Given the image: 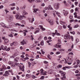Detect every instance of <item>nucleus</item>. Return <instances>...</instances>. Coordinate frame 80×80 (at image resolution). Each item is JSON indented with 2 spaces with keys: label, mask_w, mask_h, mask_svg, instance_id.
Wrapping results in <instances>:
<instances>
[{
  "label": "nucleus",
  "mask_w": 80,
  "mask_h": 80,
  "mask_svg": "<svg viewBox=\"0 0 80 80\" xmlns=\"http://www.w3.org/2000/svg\"><path fill=\"white\" fill-rule=\"evenodd\" d=\"M8 63L9 64V65H12L14 63L13 62H8Z\"/></svg>",
  "instance_id": "obj_27"
},
{
  "label": "nucleus",
  "mask_w": 80,
  "mask_h": 80,
  "mask_svg": "<svg viewBox=\"0 0 80 80\" xmlns=\"http://www.w3.org/2000/svg\"><path fill=\"white\" fill-rule=\"evenodd\" d=\"M5 73H6V74H7L8 75H9V72L8 71H6L5 72Z\"/></svg>",
  "instance_id": "obj_39"
},
{
  "label": "nucleus",
  "mask_w": 80,
  "mask_h": 80,
  "mask_svg": "<svg viewBox=\"0 0 80 80\" xmlns=\"http://www.w3.org/2000/svg\"><path fill=\"white\" fill-rule=\"evenodd\" d=\"M22 13L23 15H27L28 14V13L25 10H23L22 12Z\"/></svg>",
  "instance_id": "obj_11"
},
{
  "label": "nucleus",
  "mask_w": 80,
  "mask_h": 80,
  "mask_svg": "<svg viewBox=\"0 0 80 80\" xmlns=\"http://www.w3.org/2000/svg\"><path fill=\"white\" fill-rule=\"evenodd\" d=\"M66 74V72H63L61 74V76H62V77H61V79L62 80H65L66 79V76L65 75Z\"/></svg>",
  "instance_id": "obj_2"
},
{
  "label": "nucleus",
  "mask_w": 80,
  "mask_h": 80,
  "mask_svg": "<svg viewBox=\"0 0 80 80\" xmlns=\"http://www.w3.org/2000/svg\"><path fill=\"white\" fill-rule=\"evenodd\" d=\"M29 3H33L35 2V0H27Z\"/></svg>",
  "instance_id": "obj_18"
},
{
  "label": "nucleus",
  "mask_w": 80,
  "mask_h": 80,
  "mask_svg": "<svg viewBox=\"0 0 80 80\" xmlns=\"http://www.w3.org/2000/svg\"><path fill=\"white\" fill-rule=\"evenodd\" d=\"M19 59V58L16 57L15 58H14V61L15 62H18Z\"/></svg>",
  "instance_id": "obj_16"
},
{
  "label": "nucleus",
  "mask_w": 80,
  "mask_h": 80,
  "mask_svg": "<svg viewBox=\"0 0 80 80\" xmlns=\"http://www.w3.org/2000/svg\"><path fill=\"white\" fill-rule=\"evenodd\" d=\"M17 56V53H15L13 54L12 56L11 57V58H15Z\"/></svg>",
  "instance_id": "obj_23"
},
{
  "label": "nucleus",
  "mask_w": 80,
  "mask_h": 80,
  "mask_svg": "<svg viewBox=\"0 0 80 80\" xmlns=\"http://www.w3.org/2000/svg\"><path fill=\"white\" fill-rule=\"evenodd\" d=\"M2 67L4 69H6V67H5V65H3L2 66Z\"/></svg>",
  "instance_id": "obj_52"
},
{
  "label": "nucleus",
  "mask_w": 80,
  "mask_h": 80,
  "mask_svg": "<svg viewBox=\"0 0 80 80\" xmlns=\"http://www.w3.org/2000/svg\"><path fill=\"white\" fill-rule=\"evenodd\" d=\"M78 27H79V26H78V25H75L73 27V28H78Z\"/></svg>",
  "instance_id": "obj_32"
},
{
  "label": "nucleus",
  "mask_w": 80,
  "mask_h": 80,
  "mask_svg": "<svg viewBox=\"0 0 80 80\" xmlns=\"http://www.w3.org/2000/svg\"><path fill=\"white\" fill-rule=\"evenodd\" d=\"M0 25H2V27L4 28H5V26H6V24L2 22H1L0 23Z\"/></svg>",
  "instance_id": "obj_15"
},
{
  "label": "nucleus",
  "mask_w": 80,
  "mask_h": 80,
  "mask_svg": "<svg viewBox=\"0 0 80 80\" xmlns=\"http://www.w3.org/2000/svg\"><path fill=\"white\" fill-rule=\"evenodd\" d=\"M48 58L50 60L52 59V56L50 54H48Z\"/></svg>",
  "instance_id": "obj_26"
},
{
  "label": "nucleus",
  "mask_w": 80,
  "mask_h": 80,
  "mask_svg": "<svg viewBox=\"0 0 80 80\" xmlns=\"http://www.w3.org/2000/svg\"><path fill=\"white\" fill-rule=\"evenodd\" d=\"M71 38V37L69 35H65L64 36V38L66 40H70Z\"/></svg>",
  "instance_id": "obj_9"
},
{
  "label": "nucleus",
  "mask_w": 80,
  "mask_h": 80,
  "mask_svg": "<svg viewBox=\"0 0 80 80\" xmlns=\"http://www.w3.org/2000/svg\"><path fill=\"white\" fill-rule=\"evenodd\" d=\"M42 0H36V3H39L40 2H41Z\"/></svg>",
  "instance_id": "obj_29"
},
{
  "label": "nucleus",
  "mask_w": 80,
  "mask_h": 80,
  "mask_svg": "<svg viewBox=\"0 0 80 80\" xmlns=\"http://www.w3.org/2000/svg\"><path fill=\"white\" fill-rule=\"evenodd\" d=\"M8 37H13V35L12 34H10L8 35Z\"/></svg>",
  "instance_id": "obj_36"
},
{
  "label": "nucleus",
  "mask_w": 80,
  "mask_h": 80,
  "mask_svg": "<svg viewBox=\"0 0 80 80\" xmlns=\"http://www.w3.org/2000/svg\"><path fill=\"white\" fill-rule=\"evenodd\" d=\"M56 13L57 15H59L58 14H60V13L58 12H56Z\"/></svg>",
  "instance_id": "obj_62"
},
{
  "label": "nucleus",
  "mask_w": 80,
  "mask_h": 80,
  "mask_svg": "<svg viewBox=\"0 0 80 80\" xmlns=\"http://www.w3.org/2000/svg\"><path fill=\"white\" fill-rule=\"evenodd\" d=\"M58 28L59 30H61L62 28V27L61 26H58Z\"/></svg>",
  "instance_id": "obj_35"
},
{
  "label": "nucleus",
  "mask_w": 80,
  "mask_h": 80,
  "mask_svg": "<svg viewBox=\"0 0 80 80\" xmlns=\"http://www.w3.org/2000/svg\"><path fill=\"white\" fill-rule=\"evenodd\" d=\"M61 24V25H65V24L66 23L65 22H63L62 21H60L59 22Z\"/></svg>",
  "instance_id": "obj_17"
},
{
  "label": "nucleus",
  "mask_w": 80,
  "mask_h": 80,
  "mask_svg": "<svg viewBox=\"0 0 80 80\" xmlns=\"http://www.w3.org/2000/svg\"><path fill=\"white\" fill-rule=\"evenodd\" d=\"M15 17L16 20H22L23 18H26V17L24 15H21L19 13H17L15 16Z\"/></svg>",
  "instance_id": "obj_1"
},
{
  "label": "nucleus",
  "mask_w": 80,
  "mask_h": 80,
  "mask_svg": "<svg viewBox=\"0 0 80 80\" xmlns=\"http://www.w3.org/2000/svg\"><path fill=\"white\" fill-rule=\"evenodd\" d=\"M34 20H35L34 18H32V19H29V22L30 23H33Z\"/></svg>",
  "instance_id": "obj_14"
},
{
  "label": "nucleus",
  "mask_w": 80,
  "mask_h": 80,
  "mask_svg": "<svg viewBox=\"0 0 80 80\" xmlns=\"http://www.w3.org/2000/svg\"><path fill=\"white\" fill-rule=\"evenodd\" d=\"M21 65H21L20 66V68H19L20 69V70H22V72H24V68H25V67H24V65H23V64H22L21 63Z\"/></svg>",
  "instance_id": "obj_7"
},
{
  "label": "nucleus",
  "mask_w": 80,
  "mask_h": 80,
  "mask_svg": "<svg viewBox=\"0 0 80 80\" xmlns=\"http://www.w3.org/2000/svg\"><path fill=\"white\" fill-rule=\"evenodd\" d=\"M71 40L73 42V36H71Z\"/></svg>",
  "instance_id": "obj_63"
},
{
  "label": "nucleus",
  "mask_w": 80,
  "mask_h": 80,
  "mask_svg": "<svg viewBox=\"0 0 80 80\" xmlns=\"http://www.w3.org/2000/svg\"><path fill=\"white\" fill-rule=\"evenodd\" d=\"M44 76H42L40 78V80H44Z\"/></svg>",
  "instance_id": "obj_43"
},
{
  "label": "nucleus",
  "mask_w": 80,
  "mask_h": 80,
  "mask_svg": "<svg viewBox=\"0 0 80 80\" xmlns=\"http://www.w3.org/2000/svg\"><path fill=\"white\" fill-rule=\"evenodd\" d=\"M40 72L41 73V75H46L47 72L46 71H43V70L42 69L40 71Z\"/></svg>",
  "instance_id": "obj_6"
},
{
  "label": "nucleus",
  "mask_w": 80,
  "mask_h": 80,
  "mask_svg": "<svg viewBox=\"0 0 80 80\" xmlns=\"http://www.w3.org/2000/svg\"><path fill=\"white\" fill-rule=\"evenodd\" d=\"M77 67H78V65H75L73 67L74 68H77Z\"/></svg>",
  "instance_id": "obj_50"
},
{
  "label": "nucleus",
  "mask_w": 80,
  "mask_h": 80,
  "mask_svg": "<svg viewBox=\"0 0 80 80\" xmlns=\"http://www.w3.org/2000/svg\"><path fill=\"white\" fill-rule=\"evenodd\" d=\"M8 42H9V40H8V39H5L4 41V43L5 44L7 43Z\"/></svg>",
  "instance_id": "obj_22"
},
{
  "label": "nucleus",
  "mask_w": 80,
  "mask_h": 80,
  "mask_svg": "<svg viewBox=\"0 0 80 80\" xmlns=\"http://www.w3.org/2000/svg\"><path fill=\"white\" fill-rule=\"evenodd\" d=\"M76 42H79V39L78 38H76Z\"/></svg>",
  "instance_id": "obj_47"
},
{
  "label": "nucleus",
  "mask_w": 80,
  "mask_h": 80,
  "mask_svg": "<svg viewBox=\"0 0 80 80\" xmlns=\"http://www.w3.org/2000/svg\"><path fill=\"white\" fill-rule=\"evenodd\" d=\"M32 78L35 79V75H32Z\"/></svg>",
  "instance_id": "obj_64"
},
{
  "label": "nucleus",
  "mask_w": 80,
  "mask_h": 80,
  "mask_svg": "<svg viewBox=\"0 0 80 80\" xmlns=\"http://www.w3.org/2000/svg\"><path fill=\"white\" fill-rule=\"evenodd\" d=\"M39 32V30H38L34 32V34H36L37 33H38Z\"/></svg>",
  "instance_id": "obj_49"
},
{
  "label": "nucleus",
  "mask_w": 80,
  "mask_h": 80,
  "mask_svg": "<svg viewBox=\"0 0 80 80\" xmlns=\"http://www.w3.org/2000/svg\"><path fill=\"white\" fill-rule=\"evenodd\" d=\"M46 20L51 25H53V24H54V21L50 18L47 19Z\"/></svg>",
  "instance_id": "obj_4"
},
{
  "label": "nucleus",
  "mask_w": 80,
  "mask_h": 80,
  "mask_svg": "<svg viewBox=\"0 0 80 80\" xmlns=\"http://www.w3.org/2000/svg\"><path fill=\"white\" fill-rule=\"evenodd\" d=\"M58 45H59V43H57V44H56L54 46V47L55 48H58Z\"/></svg>",
  "instance_id": "obj_24"
},
{
  "label": "nucleus",
  "mask_w": 80,
  "mask_h": 80,
  "mask_svg": "<svg viewBox=\"0 0 80 80\" xmlns=\"http://www.w3.org/2000/svg\"><path fill=\"white\" fill-rule=\"evenodd\" d=\"M4 8L3 6L2 5L0 6V9H2V8Z\"/></svg>",
  "instance_id": "obj_40"
},
{
  "label": "nucleus",
  "mask_w": 80,
  "mask_h": 80,
  "mask_svg": "<svg viewBox=\"0 0 80 80\" xmlns=\"http://www.w3.org/2000/svg\"><path fill=\"white\" fill-rule=\"evenodd\" d=\"M48 73L49 74H52V73H53V70H49L48 72Z\"/></svg>",
  "instance_id": "obj_12"
},
{
  "label": "nucleus",
  "mask_w": 80,
  "mask_h": 80,
  "mask_svg": "<svg viewBox=\"0 0 80 80\" xmlns=\"http://www.w3.org/2000/svg\"><path fill=\"white\" fill-rule=\"evenodd\" d=\"M58 68H62V65H61L60 64H59L58 66Z\"/></svg>",
  "instance_id": "obj_33"
},
{
  "label": "nucleus",
  "mask_w": 80,
  "mask_h": 80,
  "mask_svg": "<svg viewBox=\"0 0 80 80\" xmlns=\"http://www.w3.org/2000/svg\"><path fill=\"white\" fill-rule=\"evenodd\" d=\"M65 50L64 49H60L59 51L60 52H63L65 51Z\"/></svg>",
  "instance_id": "obj_34"
},
{
  "label": "nucleus",
  "mask_w": 80,
  "mask_h": 80,
  "mask_svg": "<svg viewBox=\"0 0 80 80\" xmlns=\"http://www.w3.org/2000/svg\"><path fill=\"white\" fill-rule=\"evenodd\" d=\"M13 17L12 16H10V20H13Z\"/></svg>",
  "instance_id": "obj_55"
},
{
  "label": "nucleus",
  "mask_w": 80,
  "mask_h": 80,
  "mask_svg": "<svg viewBox=\"0 0 80 80\" xmlns=\"http://www.w3.org/2000/svg\"><path fill=\"white\" fill-rule=\"evenodd\" d=\"M53 8L51 5H49L48 6V10H52Z\"/></svg>",
  "instance_id": "obj_25"
},
{
  "label": "nucleus",
  "mask_w": 80,
  "mask_h": 80,
  "mask_svg": "<svg viewBox=\"0 0 80 80\" xmlns=\"http://www.w3.org/2000/svg\"><path fill=\"white\" fill-rule=\"evenodd\" d=\"M65 63H67L68 62H72L73 61V58H70L68 57L66 59H65Z\"/></svg>",
  "instance_id": "obj_3"
},
{
  "label": "nucleus",
  "mask_w": 80,
  "mask_h": 80,
  "mask_svg": "<svg viewBox=\"0 0 80 80\" xmlns=\"http://www.w3.org/2000/svg\"><path fill=\"white\" fill-rule=\"evenodd\" d=\"M55 77H60V75L59 74L55 75Z\"/></svg>",
  "instance_id": "obj_56"
},
{
  "label": "nucleus",
  "mask_w": 80,
  "mask_h": 80,
  "mask_svg": "<svg viewBox=\"0 0 80 80\" xmlns=\"http://www.w3.org/2000/svg\"><path fill=\"white\" fill-rule=\"evenodd\" d=\"M56 55H59V54H60V52H56Z\"/></svg>",
  "instance_id": "obj_44"
},
{
  "label": "nucleus",
  "mask_w": 80,
  "mask_h": 80,
  "mask_svg": "<svg viewBox=\"0 0 80 80\" xmlns=\"http://www.w3.org/2000/svg\"><path fill=\"white\" fill-rule=\"evenodd\" d=\"M15 25L16 26H17L18 25V26L19 27V26H20V24H18V23H17L15 24Z\"/></svg>",
  "instance_id": "obj_48"
},
{
  "label": "nucleus",
  "mask_w": 80,
  "mask_h": 80,
  "mask_svg": "<svg viewBox=\"0 0 80 80\" xmlns=\"http://www.w3.org/2000/svg\"><path fill=\"white\" fill-rule=\"evenodd\" d=\"M45 3H42L41 4V7H44V6H45Z\"/></svg>",
  "instance_id": "obj_54"
},
{
  "label": "nucleus",
  "mask_w": 80,
  "mask_h": 80,
  "mask_svg": "<svg viewBox=\"0 0 80 80\" xmlns=\"http://www.w3.org/2000/svg\"><path fill=\"white\" fill-rule=\"evenodd\" d=\"M44 63H45V64H48V62H47L46 61H44Z\"/></svg>",
  "instance_id": "obj_59"
},
{
  "label": "nucleus",
  "mask_w": 80,
  "mask_h": 80,
  "mask_svg": "<svg viewBox=\"0 0 80 80\" xmlns=\"http://www.w3.org/2000/svg\"><path fill=\"white\" fill-rule=\"evenodd\" d=\"M63 13H64V15L65 16H67V15H68V11H64V10H63Z\"/></svg>",
  "instance_id": "obj_13"
},
{
  "label": "nucleus",
  "mask_w": 80,
  "mask_h": 80,
  "mask_svg": "<svg viewBox=\"0 0 80 80\" xmlns=\"http://www.w3.org/2000/svg\"><path fill=\"white\" fill-rule=\"evenodd\" d=\"M68 28H69V30L71 31V30H72V27H71L70 25H68Z\"/></svg>",
  "instance_id": "obj_20"
},
{
  "label": "nucleus",
  "mask_w": 80,
  "mask_h": 80,
  "mask_svg": "<svg viewBox=\"0 0 80 80\" xmlns=\"http://www.w3.org/2000/svg\"><path fill=\"white\" fill-rule=\"evenodd\" d=\"M22 42H23V43L24 44H25L27 43V41H25V40H23Z\"/></svg>",
  "instance_id": "obj_37"
},
{
  "label": "nucleus",
  "mask_w": 80,
  "mask_h": 80,
  "mask_svg": "<svg viewBox=\"0 0 80 80\" xmlns=\"http://www.w3.org/2000/svg\"><path fill=\"white\" fill-rule=\"evenodd\" d=\"M4 11L6 12V13H8V12H9V11L7 10V9H5Z\"/></svg>",
  "instance_id": "obj_45"
},
{
  "label": "nucleus",
  "mask_w": 80,
  "mask_h": 80,
  "mask_svg": "<svg viewBox=\"0 0 80 80\" xmlns=\"http://www.w3.org/2000/svg\"><path fill=\"white\" fill-rule=\"evenodd\" d=\"M5 28H10V26L9 25L6 26V25Z\"/></svg>",
  "instance_id": "obj_60"
},
{
  "label": "nucleus",
  "mask_w": 80,
  "mask_h": 80,
  "mask_svg": "<svg viewBox=\"0 0 80 80\" xmlns=\"http://www.w3.org/2000/svg\"><path fill=\"white\" fill-rule=\"evenodd\" d=\"M78 4V2H75V5H76V6H77Z\"/></svg>",
  "instance_id": "obj_51"
},
{
  "label": "nucleus",
  "mask_w": 80,
  "mask_h": 80,
  "mask_svg": "<svg viewBox=\"0 0 80 80\" xmlns=\"http://www.w3.org/2000/svg\"><path fill=\"white\" fill-rule=\"evenodd\" d=\"M59 6H60V3H56L54 5V8L56 10H58L59 8Z\"/></svg>",
  "instance_id": "obj_5"
},
{
  "label": "nucleus",
  "mask_w": 80,
  "mask_h": 80,
  "mask_svg": "<svg viewBox=\"0 0 80 80\" xmlns=\"http://www.w3.org/2000/svg\"><path fill=\"white\" fill-rule=\"evenodd\" d=\"M8 74H6L5 73L4 74H3V76H4L5 77H7Z\"/></svg>",
  "instance_id": "obj_41"
},
{
  "label": "nucleus",
  "mask_w": 80,
  "mask_h": 80,
  "mask_svg": "<svg viewBox=\"0 0 80 80\" xmlns=\"http://www.w3.org/2000/svg\"><path fill=\"white\" fill-rule=\"evenodd\" d=\"M41 52H42V54H44V53H45V52L43 51V50L42 49H41Z\"/></svg>",
  "instance_id": "obj_46"
},
{
  "label": "nucleus",
  "mask_w": 80,
  "mask_h": 80,
  "mask_svg": "<svg viewBox=\"0 0 80 80\" xmlns=\"http://www.w3.org/2000/svg\"><path fill=\"white\" fill-rule=\"evenodd\" d=\"M52 14H53L54 17H56V15L55 14V13L53 12V13H52Z\"/></svg>",
  "instance_id": "obj_61"
},
{
  "label": "nucleus",
  "mask_w": 80,
  "mask_h": 80,
  "mask_svg": "<svg viewBox=\"0 0 80 80\" xmlns=\"http://www.w3.org/2000/svg\"><path fill=\"white\" fill-rule=\"evenodd\" d=\"M41 30L42 31H45V30H46V29H45V28H44L43 27H42V26H41Z\"/></svg>",
  "instance_id": "obj_19"
},
{
  "label": "nucleus",
  "mask_w": 80,
  "mask_h": 80,
  "mask_svg": "<svg viewBox=\"0 0 80 80\" xmlns=\"http://www.w3.org/2000/svg\"><path fill=\"white\" fill-rule=\"evenodd\" d=\"M44 44V43L43 42V41H42L40 43V45L42 46H43Z\"/></svg>",
  "instance_id": "obj_31"
},
{
  "label": "nucleus",
  "mask_w": 80,
  "mask_h": 80,
  "mask_svg": "<svg viewBox=\"0 0 80 80\" xmlns=\"http://www.w3.org/2000/svg\"><path fill=\"white\" fill-rule=\"evenodd\" d=\"M39 9H38V8H34L33 9V12L34 13H36V12H37V11H38V10H39Z\"/></svg>",
  "instance_id": "obj_21"
},
{
  "label": "nucleus",
  "mask_w": 80,
  "mask_h": 80,
  "mask_svg": "<svg viewBox=\"0 0 80 80\" xmlns=\"http://www.w3.org/2000/svg\"><path fill=\"white\" fill-rule=\"evenodd\" d=\"M28 64L29 67H30V66L31 65V63H30V62H28Z\"/></svg>",
  "instance_id": "obj_53"
},
{
  "label": "nucleus",
  "mask_w": 80,
  "mask_h": 80,
  "mask_svg": "<svg viewBox=\"0 0 80 80\" xmlns=\"http://www.w3.org/2000/svg\"><path fill=\"white\" fill-rule=\"evenodd\" d=\"M2 50H6L7 52H8L9 50H10V48H7V47L5 46L4 47V48H2Z\"/></svg>",
  "instance_id": "obj_8"
},
{
  "label": "nucleus",
  "mask_w": 80,
  "mask_h": 80,
  "mask_svg": "<svg viewBox=\"0 0 80 80\" xmlns=\"http://www.w3.org/2000/svg\"><path fill=\"white\" fill-rule=\"evenodd\" d=\"M16 8L15 7H13V8H11V9L12 10H15V9Z\"/></svg>",
  "instance_id": "obj_42"
},
{
  "label": "nucleus",
  "mask_w": 80,
  "mask_h": 80,
  "mask_svg": "<svg viewBox=\"0 0 80 80\" xmlns=\"http://www.w3.org/2000/svg\"><path fill=\"white\" fill-rule=\"evenodd\" d=\"M80 60L78 59L76 60V62H77V64L78 65V64L80 63Z\"/></svg>",
  "instance_id": "obj_30"
},
{
  "label": "nucleus",
  "mask_w": 80,
  "mask_h": 80,
  "mask_svg": "<svg viewBox=\"0 0 80 80\" xmlns=\"http://www.w3.org/2000/svg\"><path fill=\"white\" fill-rule=\"evenodd\" d=\"M55 34H56L57 36H61V34L60 33L57 32V33H55Z\"/></svg>",
  "instance_id": "obj_28"
},
{
  "label": "nucleus",
  "mask_w": 80,
  "mask_h": 80,
  "mask_svg": "<svg viewBox=\"0 0 80 80\" xmlns=\"http://www.w3.org/2000/svg\"><path fill=\"white\" fill-rule=\"evenodd\" d=\"M16 4L15 3H12V4H11L10 5H11V6H15V5Z\"/></svg>",
  "instance_id": "obj_38"
},
{
  "label": "nucleus",
  "mask_w": 80,
  "mask_h": 80,
  "mask_svg": "<svg viewBox=\"0 0 80 80\" xmlns=\"http://www.w3.org/2000/svg\"><path fill=\"white\" fill-rule=\"evenodd\" d=\"M20 32H22L24 35V36H26L27 34L26 33L28 32V31L27 30H23V31H20Z\"/></svg>",
  "instance_id": "obj_10"
},
{
  "label": "nucleus",
  "mask_w": 80,
  "mask_h": 80,
  "mask_svg": "<svg viewBox=\"0 0 80 80\" xmlns=\"http://www.w3.org/2000/svg\"><path fill=\"white\" fill-rule=\"evenodd\" d=\"M50 54L51 55H53V54H54V52H50Z\"/></svg>",
  "instance_id": "obj_58"
},
{
  "label": "nucleus",
  "mask_w": 80,
  "mask_h": 80,
  "mask_svg": "<svg viewBox=\"0 0 80 80\" xmlns=\"http://www.w3.org/2000/svg\"><path fill=\"white\" fill-rule=\"evenodd\" d=\"M63 3H64V5H66V6H67V4H66L67 3V2H66V1H64L63 2Z\"/></svg>",
  "instance_id": "obj_57"
}]
</instances>
